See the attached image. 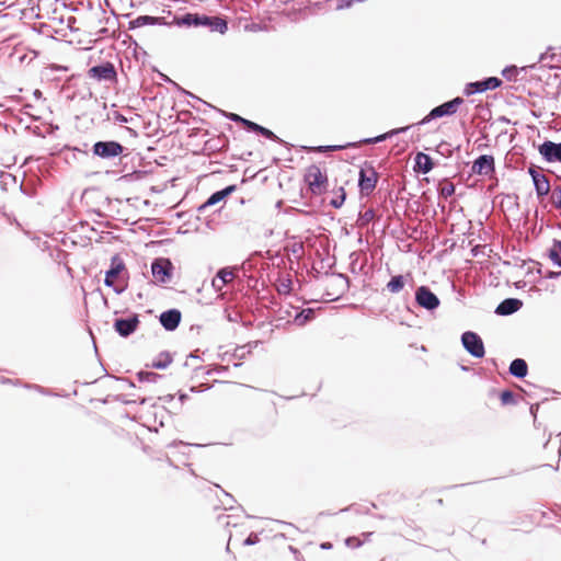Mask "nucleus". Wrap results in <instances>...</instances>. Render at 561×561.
Returning <instances> with one entry per match:
<instances>
[{
    "label": "nucleus",
    "instance_id": "1",
    "mask_svg": "<svg viewBox=\"0 0 561 561\" xmlns=\"http://www.w3.org/2000/svg\"><path fill=\"white\" fill-rule=\"evenodd\" d=\"M186 27H207L211 32H218L224 35L228 32V22L225 18L219 15H207L201 13L187 12L183 15L175 16L172 23H168L162 16L152 15H138L136 19L129 21L128 28L135 30L147 25H170Z\"/></svg>",
    "mask_w": 561,
    "mask_h": 561
},
{
    "label": "nucleus",
    "instance_id": "2",
    "mask_svg": "<svg viewBox=\"0 0 561 561\" xmlns=\"http://www.w3.org/2000/svg\"><path fill=\"white\" fill-rule=\"evenodd\" d=\"M465 103L463 98L456 96L433 107L420 122L413 124L414 126H423L434 119L442 117H449L457 113L458 108Z\"/></svg>",
    "mask_w": 561,
    "mask_h": 561
},
{
    "label": "nucleus",
    "instance_id": "3",
    "mask_svg": "<svg viewBox=\"0 0 561 561\" xmlns=\"http://www.w3.org/2000/svg\"><path fill=\"white\" fill-rule=\"evenodd\" d=\"M126 148L117 140H99L92 146L93 157L102 160H113L121 157Z\"/></svg>",
    "mask_w": 561,
    "mask_h": 561
},
{
    "label": "nucleus",
    "instance_id": "4",
    "mask_svg": "<svg viewBox=\"0 0 561 561\" xmlns=\"http://www.w3.org/2000/svg\"><path fill=\"white\" fill-rule=\"evenodd\" d=\"M379 180V174L371 162L365 161L364 165L358 172V188L359 192L368 196L376 188Z\"/></svg>",
    "mask_w": 561,
    "mask_h": 561
},
{
    "label": "nucleus",
    "instance_id": "5",
    "mask_svg": "<svg viewBox=\"0 0 561 561\" xmlns=\"http://www.w3.org/2000/svg\"><path fill=\"white\" fill-rule=\"evenodd\" d=\"M305 181L312 194H321L327 191L328 176L325 173H322L317 164H311L307 168Z\"/></svg>",
    "mask_w": 561,
    "mask_h": 561
},
{
    "label": "nucleus",
    "instance_id": "6",
    "mask_svg": "<svg viewBox=\"0 0 561 561\" xmlns=\"http://www.w3.org/2000/svg\"><path fill=\"white\" fill-rule=\"evenodd\" d=\"M465 351L474 358H482L485 355V347L482 337L473 331H465L460 336Z\"/></svg>",
    "mask_w": 561,
    "mask_h": 561
},
{
    "label": "nucleus",
    "instance_id": "7",
    "mask_svg": "<svg viewBox=\"0 0 561 561\" xmlns=\"http://www.w3.org/2000/svg\"><path fill=\"white\" fill-rule=\"evenodd\" d=\"M415 304L428 312L435 311L440 306L438 296L426 285L417 286L414 293Z\"/></svg>",
    "mask_w": 561,
    "mask_h": 561
},
{
    "label": "nucleus",
    "instance_id": "8",
    "mask_svg": "<svg viewBox=\"0 0 561 561\" xmlns=\"http://www.w3.org/2000/svg\"><path fill=\"white\" fill-rule=\"evenodd\" d=\"M150 268L157 283L167 284L172 279L174 266L169 257L153 259Z\"/></svg>",
    "mask_w": 561,
    "mask_h": 561
},
{
    "label": "nucleus",
    "instance_id": "9",
    "mask_svg": "<svg viewBox=\"0 0 561 561\" xmlns=\"http://www.w3.org/2000/svg\"><path fill=\"white\" fill-rule=\"evenodd\" d=\"M128 275L124 260L119 254H114L111 257L108 270L105 271L104 285L114 287V282L123 280Z\"/></svg>",
    "mask_w": 561,
    "mask_h": 561
},
{
    "label": "nucleus",
    "instance_id": "10",
    "mask_svg": "<svg viewBox=\"0 0 561 561\" xmlns=\"http://www.w3.org/2000/svg\"><path fill=\"white\" fill-rule=\"evenodd\" d=\"M503 81L497 77H486L482 80L468 82L463 88V94L471 96L473 94L493 91L502 85Z\"/></svg>",
    "mask_w": 561,
    "mask_h": 561
},
{
    "label": "nucleus",
    "instance_id": "11",
    "mask_svg": "<svg viewBox=\"0 0 561 561\" xmlns=\"http://www.w3.org/2000/svg\"><path fill=\"white\" fill-rule=\"evenodd\" d=\"M471 173L489 179L495 178V159L492 154H481L472 162Z\"/></svg>",
    "mask_w": 561,
    "mask_h": 561
},
{
    "label": "nucleus",
    "instance_id": "12",
    "mask_svg": "<svg viewBox=\"0 0 561 561\" xmlns=\"http://www.w3.org/2000/svg\"><path fill=\"white\" fill-rule=\"evenodd\" d=\"M537 150L546 163L561 164V141L554 142L546 139L537 146Z\"/></svg>",
    "mask_w": 561,
    "mask_h": 561
},
{
    "label": "nucleus",
    "instance_id": "13",
    "mask_svg": "<svg viewBox=\"0 0 561 561\" xmlns=\"http://www.w3.org/2000/svg\"><path fill=\"white\" fill-rule=\"evenodd\" d=\"M140 324L139 314L131 313L126 318H116L113 323L115 332L122 337H128L135 333Z\"/></svg>",
    "mask_w": 561,
    "mask_h": 561
},
{
    "label": "nucleus",
    "instance_id": "14",
    "mask_svg": "<svg viewBox=\"0 0 561 561\" xmlns=\"http://www.w3.org/2000/svg\"><path fill=\"white\" fill-rule=\"evenodd\" d=\"M88 75L98 81H114L117 78L116 68L111 61H104L91 67L88 70Z\"/></svg>",
    "mask_w": 561,
    "mask_h": 561
},
{
    "label": "nucleus",
    "instance_id": "15",
    "mask_svg": "<svg viewBox=\"0 0 561 561\" xmlns=\"http://www.w3.org/2000/svg\"><path fill=\"white\" fill-rule=\"evenodd\" d=\"M182 320V312L176 308L168 309L160 313L159 322L161 327L169 332L175 331Z\"/></svg>",
    "mask_w": 561,
    "mask_h": 561
},
{
    "label": "nucleus",
    "instance_id": "16",
    "mask_svg": "<svg viewBox=\"0 0 561 561\" xmlns=\"http://www.w3.org/2000/svg\"><path fill=\"white\" fill-rule=\"evenodd\" d=\"M523 301L518 298H505L495 308L497 316H512L523 308Z\"/></svg>",
    "mask_w": 561,
    "mask_h": 561
},
{
    "label": "nucleus",
    "instance_id": "17",
    "mask_svg": "<svg viewBox=\"0 0 561 561\" xmlns=\"http://www.w3.org/2000/svg\"><path fill=\"white\" fill-rule=\"evenodd\" d=\"M408 279H410L411 283L413 284V276L410 272H408L407 274L393 275L386 284L385 289L393 295L400 294L404 289Z\"/></svg>",
    "mask_w": 561,
    "mask_h": 561
},
{
    "label": "nucleus",
    "instance_id": "18",
    "mask_svg": "<svg viewBox=\"0 0 561 561\" xmlns=\"http://www.w3.org/2000/svg\"><path fill=\"white\" fill-rule=\"evenodd\" d=\"M233 277L234 275L231 271V267H221L217 271L215 277L211 279V286L216 293H220L222 288L233 279Z\"/></svg>",
    "mask_w": 561,
    "mask_h": 561
},
{
    "label": "nucleus",
    "instance_id": "19",
    "mask_svg": "<svg viewBox=\"0 0 561 561\" xmlns=\"http://www.w3.org/2000/svg\"><path fill=\"white\" fill-rule=\"evenodd\" d=\"M247 131L254 133L279 145L288 146V144L282 138H279L274 131L255 122L251 121V123L247 125Z\"/></svg>",
    "mask_w": 561,
    "mask_h": 561
},
{
    "label": "nucleus",
    "instance_id": "20",
    "mask_svg": "<svg viewBox=\"0 0 561 561\" xmlns=\"http://www.w3.org/2000/svg\"><path fill=\"white\" fill-rule=\"evenodd\" d=\"M414 170L417 173L427 174L430 173L434 167V160L433 158L424 152H417L414 159Z\"/></svg>",
    "mask_w": 561,
    "mask_h": 561
},
{
    "label": "nucleus",
    "instance_id": "21",
    "mask_svg": "<svg viewBox=\"0 0 561 561\" xmlns=\"http://www.w3.org/2000/svg\"><path fill=\"white\" fill-rule=\"evenodd\" d=\"M412 127H414V125H408V126H404V127H398V128H393L385 134H381V135H378V136H375V137H370V138H365V139H362L358 144H378V142H382L393 136H397L399 134H403L405 131H408L409 129H411Z\"/></svg>",
    "mask_w": 561,
    "mask_h": 561
},
{
    "label": "nucleus",
    "instance_id": "22",
    "mask_svg": "<svg viewBox=\"0 0 561 561\" xmlns=\"http://www.w3.org/2000/svg\"><path fill=\"white\" fill-rule=\"evenodd\" d=\"M237 185L231 184L228 185L219 191L214 192L210 194V196L206 199V206H215L220 202H225L228 196H230L233 192H236Z\"/></svg>",
    "mask_w": 561,
    "mask_h": 561
},
{
    "label": "nucleus",
    "instance_id": "23",
    "mask_svg": "<svg viewBox=\"0 0 561 561\" xmlns=\"http://www.w3.org/2000/svg\"><path fill=\"white\" fill-rule=\"evenodd\" d=\"M356 147H357V142H347L345 145H327V146H317V147L302 146L301 149L307 152L324 153V152H329V151H339V150H343L346 148H356Z\"/></svg>",
    "mask_w": 561,
    "mask_h": 561
},
{
    "label": "nucleus",
    "instance_id": "24",
    "mask_svg": "<svg viewBox=\"0 0 561 561\" xmlns=\"http://www.w3.org/2000/svg\"><path fill=\"white\" fill-rule=\"evenodd\" d=\"M508 373L518 379H523L528 374V365L523 358H515L511 362Z\"/></svg>",
    "mask_w": 561,
    "mask_h": 561
},
{
    "label": "nucleus",
    "instance_id": "25",
    "mask_svg": "<svg viewBox=\"0 0 561 561\" xmlns=\"http://www.w3.org/2000/svg\"><path fill=\"white\" fill-rule=\"evenodd\" d=\"M533 184L538 198H543L549 194L551 187L550 181L545 174L534 180Z\"/></svg>",
    "mask_w": 561,
    "mask_h": 561
},
{
    "label": "nucleus",
    "instance_id": "26",
    "mask_svg": "<svg viewBox=\"0 0 561 561\" xmlns=\"http://www.w3.org/2000/svg\"><path fill=\"white\" fill-rule=\"evenodd\" d=\"M314 316H316L314 309H312V308L301 309V310L297 311L296 314L294 316V322H295V324L302 327V325L307 324L309 321H311L312 319H314Z\"/></svg>",
    "mask_w": 561,
    "mask_h": 561
},
{
    "label": "nucleus",
    "instance_id": "27",
    "mask_svg": "<svg viewBox=\"0 0 561 561\" xmlns=\"http://www.w3.org/2000/svg\"><path fill=\"white\" fill-rule=\"evenodd\" d=\"M547 253L553 265L561 267V240L553 239Z\"/></svg>",
    "mask_w": 561,
    "mask_h": 561
},
{
    "label": "nucleus",
    "instance_id": "28",
    "mask_svg": "<svg viewBox=\"0 0 561 561\" xmlns=\"http://www.w3.org/2000/svg\"><path fill=\"white\" fill-rule=\"evenodd\" d=\"M404 528L402 536L412 539V540H421L423 539L424 533L421 528L412 526V522H404Z\"/></svg>",
    "mask_w": 561,
    "mask_h": 561
},
{
    "label": "nucleus",
    "instance_id": "29",
    "mask_svg": "<svg viewBox=\"0 0 561 561\" xmlns=\"http://www.w3.org/2000/svg\"><path fill=\"white\" fill-rule=\"evenodd\" d=\"M172 363V356L168 351L161 352L149 365L154 369H165Z\"/></svg>",
    "mask_w": 561,
    "mask_h": 561
},
{
    "label": "nucleus",
    "instance_id": "30",
    "mask_svg": "<svg viewBox=\"0 0 561 561\" xmlns=\"http://www.w3.org/2000/svg\"><path fill=\"white\" fill-rule=\"evenodd\" d=\"M437 192L439 197L448 198L451 197L456 192V186L454 183L449 182L447 179H444L439 182L437 186Z\"/></svg>",
    "mask_w": 561,
    "mask_h": 561
},
{
    "label": "nucleus",
    "instance_id": "31",
    "mask_svg": "<svg viewBox=\"0 0 561 561\" xmlns=\"http://www.w3.org/2000/svg\"><path fill=\"white\" fill-rule=\"evenodd\" d=\"M375 210L373 208H368L364 213H359L356 224L359 228H364L375 219Z\"/></svg>",
    "mask_w": 561,
    "mask_h": 561
},
{
    "label": "nucleus",
    "instance_id": "32",
    "mask_svg": "<svg viewBox=\"0 0 561 561\" xmlns=\"http://www.w3.org/2000/svg\"><path fill=\"white\" fill-rule=\"evenodd\" d=\"M136 376L139 382H156L162 377L161 375L150 370H139Z\"/></svg>",
    "mask_w": 561,
    "mask_h": 561
},
{
    "label": "nucleus",
    "instance_id": "33",
    "mask_svg": "<svg viewBox=\"0 0 561 561\" xmlns=\"http://www.w3.org/2000/svg\"><path fill=\"white\" fill-rule=\"evenodd\" d=\"M500 400L502 405H511L517 403L516 394L510 389H504L500 392Z\"/></svg>",
    "mask_w": 561,
    "mask_h": 561
},
{
    "label": "nucleus",
    "instance_id": "34",
    "mask_svg": "<svg viewBox=\"0 0 561 561\" xmlns=\"http://www.w3.org/2000/svg\"><path fill=\"white\" fill-rule=\"evenodd\" d=\"M227 370H228L227 366H218V367L209 368V369H205L204 367L198 366V367L194 368V374H195V377H199L201 375L202 376H210V375H213L214 371L220 373V371H227Z\"/></svg>",
    "mask_w": 561,
    "mask_h": 561
},
{
    "label": "nucleus",
    "instance_id": "35",
    "mask_svg": "<svg viewBox=\"0 0 561 561\" xmlns=\"http://www.w3.org/2000/svg\"><path fill=\"white\" fill-rule=\"evenodd\" d=\"M222 115L228 118L229 121L233 122V123H238V124H241L242 127L247 130V125L251 123L250 119L248 118H244L242 116H240L239 114H236V113H230V112H224L221 111Z\"/></svg>",
    "mask_w": 561,
    "mask_h": 561
},
{
    "label": "nucleus",
    "instance_id": "36",
    "mask_svg": "<svg viewBox=\"0 0 561 561\" xmlns=\"http://www.w3.org/2000/svg\"><path fill=\"white\" fill-rule=\"evenodd\" d=\"M502 76L507 80V81H513V80H516V77L518 76V68L514 65H510V66H506L503 70H502Z\"/></svg>",
    "mask_w": 561,
    "mask_h": 561
},
{
    "label": "nucleus",
    "instance_id": "37",
    "mask_svg": "<svg viewBox=\"0 0 561 561\" xmlns=\"http://www.w3.org/2000/svg\"><path fill=\"white\" fill-rule=\"evenodd\" d=\"M128 277L129 276L126 275L123 280L114 282V287H111V288L114 290L115 294L121 295V294H123L127 289V287H128V283H127Z\"/></svg>",
    "mask_w": 561,
    "mask_h": 561
},
{
    "label": "nucleus",
    "instance_id": "38",
    "mask_svg": "<svg viewBox=\"0 0 561 561\" xmlns=\"http://www.w3.org/2000/svg\"><path fill=\"white\" fill-rule=\"evenodd\" d=\"M107 118L113 119L114 122L119 123V124H126V123H129L130 121H133V117L127 118L125 115H123L118 111H113L111 114H108Z\"/></svg>",
    "mask_w": 561,
    "mask_h": 561
},
{
    "label": "nucleus",
    "instance_id": "39",
    "mask_svg": "<svg viewBox=\"0 0 561 561\" xmlns=\"http://www.w3.org/2000/svg\"><path fill=\"white\" fill-rule=\"evenodd\" d=\"M346 199V192L345 190H342V194H339L336 197L332 198L330 201V205L333 208H341Z\"/></svg>",
    "mask_w": 561,
    "mask_h": 561
},
{
    "label": "nucleus",
    "instance_id": "40",
    "mask_svg": "<svg viewBox=\"0 0 561 561\" xmlns=\"http://www.w3.org/2000/svg\"><path fill=\"white\" fill-rule=\"evenodd\" d=\"M551 201L557 209H561V185L554 187Z\"/></svg>",
    "mask_w": 561,
    "mask_h": 561
},
{
    "label": "nucleus",
    "instance_id": "41",
    "mask_svg": "<svg viewBox=\"0 0 561 561\" xmlns=\"http://www.w3.org/2000/svg\"><path fill=\"white\" fill-rule=\"evenodd\" d=\"M291 279L287 278L280 282V284L277 287V290L279 294L288 295L291 291Z\"/></svg>",
    "mask_w": 561,
    "mask_h": 561
},
{
    "label": "nucleus",
    "instance_id": "42",
    "mask_svg": "<svg viewBox=\"0 0 561 561\" xmlns=\"http://www.w3.org/2000/svg\"><path fill=\"white\" fill-rule=\"evenodd\" d=\"M287 251L298 256L304 253V243L300 241L294 242L287 247Z\"/></svg>",
    "mask_w": 561,
    "mask_h": 561
},
{
    "label": "nucleus",
    "instance_id": "43",
    "mask_svg": "<svg viewBox=\"0 0 561 561\" xmlns=\"http://www.w3.org/2000/svg\"><path fill=\"white\" fill-rule=\"evenodd\" d=\"M541 168L534 164V163H530V165L527 168V173L530 175L531 178V181L536 180L537 178H539L542 173L540 172Z\"/></svg>",
    "mask_w": 561,
    "mask_h": 561
},
{
    "label": "nucleus",
    "instance_id": "44",
    "mask_svg": "<svg viewBox=\"0 0 561 561\" xmlns=\"http://www.w3.org/2000/svg\"><path fill=\"white\" fill-rule=\"evenodd\" d=\"M87 144L83 145V149L79 148V147H72V146H69V145H66L64 146V148L61 149V151H73V152H78V153H81L82 156L84 157H88L89 156V152L88 150L85 149L87 148Z\"/></svg>",
    "mask_w": 561,
    "mask_h": 561
},
{
    "label": "nucleus",
    "instance_id": "45",
    "mask_svg": "<svg viewBox=\"0 0 561 561\" xmlns=\"http://www.w3.org/2000/svg\"><path fill=\"white\" fill-rule=\"evenodd\" d=\"M345 545L350 548L355 549L359 548L363 545V541L359 538L352 536L345 539Z\"/></svg>",
    "mask_w": 561,
    "mask_h": 561
},
{
    "label": "nucleus",
    "instance_id": "46",
    "mask_svg": "<svg viewBox=\"0 0 561 561\" xmlns=\"http://www.w3.org/2000/svg\"><path fill=\"white\" fill-rule=\"evenodd\" d=\"M25 388H28V389H35L36 391H38L39 393L42 394H45V396H50L51 392L50 390L39 386V385H35V383H25L24 385Z\"/></svg>",
    "mask_w": 561,
    "mask_h": 561
},
{
    "label": "nucleus",
    "instance_id": "47",
    "mask_svg": "<svg viewBox=\"0 0 561 561\" xmlns=\"http://www.w3.org/2000/svg\"><path fill=\"white\" fill-rule=\"evenodd\" d=\"M260 541L259 535L255 533H251L244 540L243 546H253Z\"/></svg>",
    "mask_w": 561,
    "mask_h": 561
},
{
    "label": "nucleus",
    "instance_id": "48",
    "mask_svg": "<svg viewBox=\"0 0 561 561\" xmlns=\"http://www.w3.org/2000/svg\"><path fill=\"white\" fill-rule=\"evenodd\" d=\"M551 49H552V48H551V47H549V48L547 49V51L542 53V54L539 56V61H540V62H542V61L547 60L548 58H549V59H551V60H553V59L556 58V56H557V55H556L554 53H550V50H551Z\"/></svg>",
    "mask_w": 561,
    "mask_h": 561
},
{
    "label": "nucleus",
    "instance_id": "49",
    "mask_svg": "<svg viewBox=\"0 0 561 561\" xmlns=\"http://www.w3.org/2000/svg\"><path fill=\"white\" fill-rule=\"evenodd\" d=\"M336 277H339L340 279H342L343 282V290H347L350 288V278L342 274V273H336L334 274Z\"/></svg>",
    "mask_w": 561,
    "mask_h": 561
},
{
    "label": "nucleus",
    "instance_id": "50",
    "mask_svg": "<svg viewBox=\"0 0 561 561\" xmlns=\"http://www.w3.org/2000/svg\"><path fill=\"white\" fill-rule=\"evenodd\" d=\"M144 174V171H134L131 173L125 174L122 176L124 180H131V179H140Z\"/></svg>",
    "mask_w": 561,
    "mask_h": 561
},
{
    "label": "nucleus",
    "instance_id": "51",
    "mask_svg": "<svg viewBox=\"0 0 561 561\" xmlns=\"http://www.w3.org/2000/svg\"><path fill=\"white\" fill-rule=\"evenodd\" d=\"M209 389H210V386H205V385L192 386V387H190V392L196 393V392H203V391H206Z\"/></svg>",
    "mask_w": 561,
    "mask_h": 561
},
{
    "label": "nucleus",
    "instance_id": "52",
    "mask_svg": "<svg viewBox=\"0 0 561 561\" xmlns=\"http://www.w3.org/2000/svg\"><path fill=\"white\" fill-rule=\"evenodd\" d=\"M539 407H540V403H534V404H530V408H529V411H530V414L534 417V423L535 424L537 422V413H538Z\"/></svg>",
    "mask_w": 561,
    "mask_h": 561
},
{
    "label": "nucleus",
    "instance_id": "53",
    "mask_svg": "<svg viewBox=\"0 0 561 561\" xmlns=\"http://www.w3.org/2000/svg\"><path fill=\"white\" fill-rule=\"evenodd\" d=\"M354 510L356 513H364V514H368L369 513V507H365V508H354V506H348V507H345L343 510H341L340 512H346V511H352Z\"/></svg>",
    "mask_w": 561,
    "mask_h": 561
},
{
    "label": "nucleus",
    "instance_id": "54",
    "mask_svg": "<svg viewBox=\"0 0 561 561\" xmlns=\"http://www.w3.org/2000/svg\"><path fill=\"white\" fill-rule=\"evenodd\" d=\"M545 277L548 278V279H556V278L560 277V274H559V272L548 271L546 273Z\"/></svg>",
    "mask_w": 561,
    "mask_h": 561
},
{
    "label": "nucleus",
    "instance_id": "55",
    "mask_svg": "<svg viewBox=\"0 0 561 561\" xmlns=\"http://www.w3.org/2000/svg\"><path fill=\"white\" fill-rule=\"evenodd\" d=\"M98 34L100 35V37H104V36H108L110 35V28L108 27H102Z\"/></svg>",
    "mask_w": 561,
    "mask_h": 561
},
{
    "label": "nucleus",
    "instance_id": "56",
    "mask_svg": "<svg viewBox=\"0 0 561 561\" xmlns=\"http://www.w3.org/2000/svg\"><path fill=\"white\" fill-rule=\"evenodd\" d=\"M173 398H174L173 394H167L163 397H159V400L168 403V402H171L173 400Z\"/></svg>",
    "mask_w": 561,
    "mask_h": 561
},
{
    "label": "nucleus",
    "instance_id": "57",
    "mask_svg": "<svg viewBox=\"0 0 561 561\" xmlns=\"http://www.w3.org/2000/svg\"><path fill=\"white\" fill-rule=\"evenodd\" d=\"M243 348L244 347L237 348L236 352H234V356L238 357V358H243L244 357Z\"/></svg>",
    "mask_w": 561,
    "mask_h": 561
},
{
    "label": "nucleus",
    "instance_id": "58",
    "mask_svg": "<svg viewBox=\"0 0 561 561\" xmlns=\"http://www.w3.org/2000/svg\"><path fill=\"white\" fill-rule=\"evenodd\" d=\"M187 399H188L187 393L179 391V400L181 401V403H184Z\"/></svg>",
    "mask_w": 561,
    "mask_h": 561
},
{
    "label": "nucleus",
    "instance_id": "59",
    "mask_svg": "<svg viewBox=\"0 0 561 561\" xmlns=\"http://www.w3.org/2000/svg\"><path fill=\"white\" fill-rule=\"evenodd\" d=\"M333 547V545L329 541H324L320 545V548L323 549V550H329Z\"/></svg>",
    "mask_w": 561,
    "mask_h": 561
},
{
    "label": "nucleus",
    "instance_id": "60",
    "mask_svg": "<svg viewBox=\"0 0 561 561\" xmlns=\"http://www.w3.org/2000/svg\"><path fill=\"white\" fill-rule=\"evenodd\" d=\"M209 206H206V201L197 207V213L202 214L205 211Z\"/></svg>",
    "mask_w": 561,
    "mask_h": 561
},
{
    "label": "nucleus",
    "instance_id": "61",
    "mask_svg": "<svg viewBox=\"0 0 561 561\" xmlns=\"http://www.w3.org/2000/svg\"><path fill=\"white\" fill-rule=\"evenodd\" d=\"M228 518H229V516H225V515L218 516V520L221 522V523H224V520H225L227 526L230 524Z\"/></svg>",
    "mask_w": 561,
    "mask_h": 561
},
{
    "label": "nucleus",
    "instance_id": "62",
    "mask_svg": "<svg viewBox=\"0 0 561 561\" xmlns=\"http://www.w3.org/2000/svg\"><path fill=\"white\" fill-rule=\"evenodd\" d=\"M2 382H3V383H13V385H18V383H20V381H19V380L13 381L12 379H9V378H3V379H2Z\"/></svg>",
    "mask_w": 561,
    "mask_h": 561
},
{
    "label": "nucleus",
    "instance_id": "63",
    "mask_svg": "<svg viewBox=\"0 0 561 561\" xmlns=\"http://www.w3.org/2000/svg\"><path fill=\"white\" fill-rule=\"evenodd\" d=\"M119 380L123 381V382L128 383L129 387H135V383L133 381L126 379V378H121Z\"/></svg>",
    "mask_w": 561,
    "mask_h": 561
},
{
    "label": "nucleus",
    "instance_id": "64",
    "mask_svg": "<svg viewBox=\"0 0 561 561\" xmlns=\"http://www.w3.org/2000/svg\"><path fill=\"white\" fill-rule=\"evenodd\" d=\"M183 93L187 94L188 96L195 99V100H198V101H202L199 98H197L196 95H194L193 93L191 92H187V91H182Z\"/></svg>",
    "mask_w": 561,
    "mask_h": 561
}]
</instances>
